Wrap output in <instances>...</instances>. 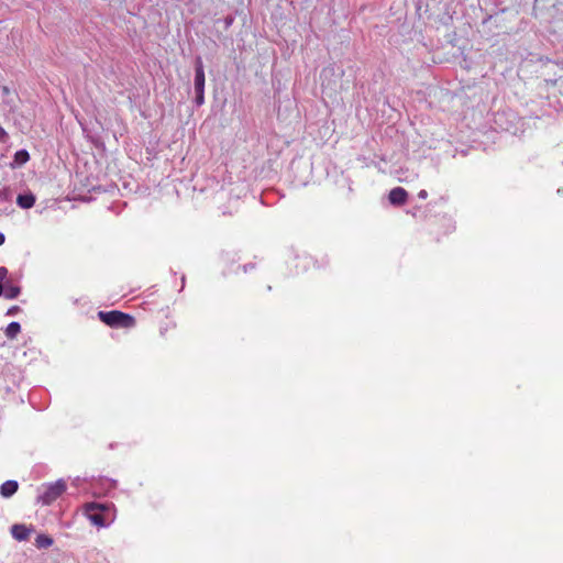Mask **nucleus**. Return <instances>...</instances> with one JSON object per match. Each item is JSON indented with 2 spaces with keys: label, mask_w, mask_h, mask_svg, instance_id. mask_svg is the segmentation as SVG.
I'll list each match as a JSON object with an SVG mask.
<instances>
[{
  "label": "nucleus",
  "mask_w": 563,
  "mask_h": 563,
  "mask_svg": "<svg viewBox=\"0 0 563 563\" xmlns=\"http://www.w3.org/2000/svg\"><path fill=\"white\" fill-rule=\"evenodd\" d=\"M66 490V483L63 479H58L55 483L44 486V492L40 496V500L43 505H49L55 501Z\"/></svg>",
  "instance_id": "nucleus-3"
},
{
  "label": "nucleus",
  "mask_w": 563,
  "mask_h": 563,
  "mask_svg": "<svg viewBox=\"0 0 563 563\" xmlns=\"http://www.w3.org/2000/svg\"><path fill=\"white\" fill-rule=\"evenodd\" d=\"M4 234L3 233H0V245H2L4 243Z\"/></svg>",
  "instance_id": "nucleus-21"
},
{
  "label": "nucleus",
  "mask_w": 563,
  "mask_h": 563,
  "mask_svg": "<svg viewBox=\"0 0 563 563\" xmlns=\"http://www.w3.org/2000/svg\"><path fill=\"white\" fill-rule=\"evenodd\" d=\"M196 97H195V103L200 107L205 102V90H195Z\"/></svg>",
  "instance_id": "nucleus-14"
},
{
  "label": "nucleus",
  "mask_w": 563,
  "mask_h": 563,
  "mask_svg": "<svg viewBox=\"0 0 563 563\" xmlns=\"http://www.w3.org/2000/svg\"><path fill=\"white\" fill-rule=\"evenodd\" d=\"M408 197L407 191L402 187H396L390 190L388 199L394 206H401L406 202Z\"/></svg>",
  "instance_id": "nucleus-6"
},
{
  "label": "nucleus",
  "mask_w": 563,
  "mask_h": 563,
  "mask_svg": "<svg viewBox=\"0 0 563 563\" xmlns=\"http://www.w3.org/2000/svg\"><path fill=\"white\" fill-rule=\"evenodd\" d=\"M19 97L14 91H11L8 87L1 88V102L8 109L9 112H14Z\"/></svg>",
  "instance_id": "nucleus-4"
},
{
  "label": "nucleus",
  "mask_w": 563,
  "mask_h": 563,
  "mask_svg": "<svg viewBox=\"0 0 563 563\" xmlns=\"http://www.w3.org/2000/svg\"><path fill=\"white\" fill-rule=\"evenodd\" d=\"M35 203V196L32 192L19 195L16 198V205L22 209H30Z\"/></svg>",
  "instance_id": "nucleus-8"
},
{
  "label": "nucleus",
  "mask_w": 563,
  "mask_h": 563,
  "mask_svg": "<svg viewBox=\"0 0 563 563\" xmlns=\"http://www.w3.org/2000/svg\"><path fill=\"white\" fill-rule=\"evenodd\" d=\"M21 331V325L19 322L16 321H13L11 323L8 324L7 329H5V335L9 338V339H14Z\"/></svg>",
  "instance_id": "nucleus-12"
},
{
  "label": "nucleus",
  "mask_w": 563,
  "mask_h": 563,
  "mask_svg": "<svg viewBox=\"0 0 563 563\" xmlns=\"http://www.w3.org/2000/svg\"><path fill=\"white\" fill-rule=\"evenodd\" d=\"M20 311H21V309H20L19 306H13V307L9 308V310L7 311V314L8 316H15Z\"/></svg>",
  "instance_id": "nucleus-17"
},
{
  "label": "nucleus",
  "mask_w": 563,
  "mask_h": 563,
  "mask_svg": "<svg viewBox=\"0 0 563 563\" xmlns=\"http://www.w3.org/2000/svg\"><path fill=\"white\" fill-rule=\"evenodd\" d=\"M205 69L203 63L200 56L195 60V90H205Z\"/></svg>",
  "instance_id": "nucleus-5"
},
{
  "label": "nucleus",
  "mask_w": 563,
  "mask_h": 563,
  "mask_svg": "<svg viewBox=\"0 0 563 563\" xmlns=\"http://www.w3.org/2000/svg\"><path fill=\"white\" fill-rule=\"evenodd\" d=\"M30 159V154L26 150H20L14 154L13 166H22Z\"/></svg>",
  "instance_id": "nucleus-11"
},
{
  "label": "nucleus",
  "mask_w": 563,
  "mask_h": 563,
  "mask_svg": "<svg viewBox=\"0 0 563 563\" xmlns=\"http://www.w3.org/2000/svg\"><path fill=\"white\" fill-rule=\"evenodd\" d=\"M98 317L103 323L112 328H132L135 324L132 316L118 310L99 311Z\"/></svg>",
  "instance_id": "nucleus-2"
},
{
  "label": "nucleus",
  "mask_w": 563,
  "mask_h": 563,
  "mask_svg": "<svg viewBox=\"0 0 563 563\" xmlns=\"http://www.w3.org/2000/svg\"><path fill=\"white\" fill-rule=\"evenodd\" d=\"M52 543H53L52 539H49L47 537H42L41 536V537L37 538V544L40 547L46 548V547H49Z\"/></svg>",
  "instance_id": "nucleus-15"
},
{
  "label": "nucleus",
  "mask_w": 563,
  "mask_h": 563,
  "mask_svg": "<svg viewBox=\"0 0 563 563\" xmlns=\"http://www.w3.org/2000/svg\"><path fill=\"white\" fill-rule=\"evenodd\" d=\"M254 268V264H247V265H244L243 266V271L244 273H247L249 271L253 269Z\"/></svg>",
  "instance_id": "nucleus-19"
},
{
  "label": "nucleus",
  "mask_w": 563,
  "mask_h": 563,
  "mask_svg": "<svg viewBox=\"0 0 563 563\" xmlns=\"http://www.w3.org/2000/svg\"><path fill=\"white\" fill-rule=\"evenodd\" d=\"M418 197H419L420 199H426V198L428 197V192H427V190H424V189L420 190V191L418 192Z\"/></svg>",
  "instance_id": "nucleus-18"
},
{
  "label": "nucleus",
  "mask_w": 563,
  "mask_h": 563,
  "mask_svg": "<svg viewBox=\"0 0 563 563\" xmlns=\"http://www.w3.org/2000/svg\"><path fill=\"white\" fill-rule=\"evenodd\" d=\"M329 73H331V74H332V73H333V68H327V69H323V71H322V76H325V75H327V74H329Z\"/></svg>",
  "instance_id": "nucleus-20"
},
{
  "label": "nucleus",
  "mask_w": 563,
  "mask_h": 563,
  "mask_svg": "<svg viewBox=\"0 0 563 563\" xmlns=\"http://www.w3.org/2000/svg\"><path fill=\"white\" fill-rule=\"evenodd\" d=\"M9 139L8 133L0 125V142L4 143Z\"/></svg>",
  "instance_id": "nucleus-16"
},
{
  "label": "nucleus",
  "mask_w": 563,
  "mask_h": 563,
  "mask_svg": "<svg viewBox=\"0 0 563 563\" xmlns=\"http://www.w3.org/2000/svg\"><path fill=\"white\" fill-rule=\"evenodd\" d=\"M12 536L14 539L22 541L29 538L30 531L23 525H14L11 529Z\"/></svg>",
  "instance_id": "nucleus-10"
},
{
  "label": "nucleus",
  "mask_w": 563,
  "mask_h": 563,
  "mask_svg": "<svg viewBox=\"0 0 563 563\" xmlns=\"http://www.w3.org/2000/svg\"><path fill=\"white\" fill-rule=\"evenodd\" d=\"M8 277V269L4 266L0 267V296L3 292V284Z\"/></svg>",
  "instance_id": "nucleus-13"
},
{
  "label": "nucleus",
  "mask_w": 563,
  "mask_h": 563,
  "mask_svg": "<svg viewBox=\"0 0 563 563\" xmlns=\"http://www.w3.org/2000/svg\"><path fill=\"white\" fill-rule=\"evenodd\" d=\"M21 292V288L19 286H15L13 284H11L8 278L5 279L4 284H3V292L2 295L7 298V299H15Z\"/></svg>",
  "instance_id": "nucleus-9"
},
{
  "label": "nucleus",
  "mask_w": 563,
  "mask_h": 563,
  "mask_svg": "<svg viewBox=\"0 0 563 563\" xmlns=\"http://www.w3.org/2000/svg\"><path fill=\"white\" fill-rule=\"evenodd\" d=\"M84 512L90 522L99 528L107 527L114 520L110 506L106 504L89 503L85 505Z\"/></svg>",
  "instance_id": "nucleus-1"
},
{
  "label": "nucleus",
  "mask_w": 563,
  "mask_h": 563,
  "mask_svg": "<svg viewBox=\"0 0 563 563\" xmlns=\"http://www.w3.org/2000/svg\"><path fill=\"white\" fill-rule=\"evenodd\" d=\"M19 488L16 481H7L0 486V494L4 498L13 496Z\"/></svg>",
  "instance_id": "nucleus-7"
}]
</instances>
